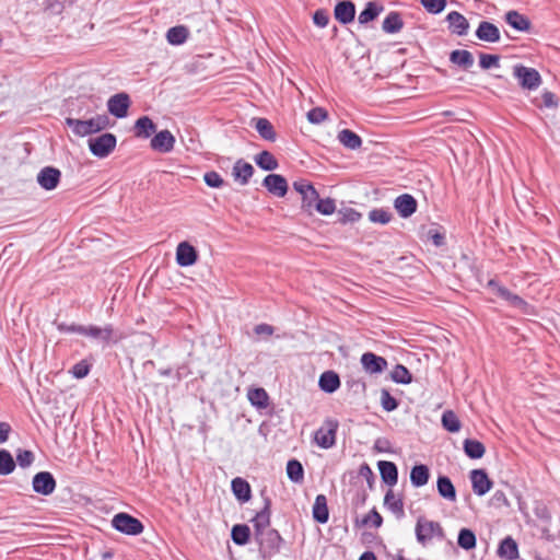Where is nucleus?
Masks as SVG:
<instances>
[{
	"instance_id": "23",
	"label": "nucleus",
	"mask_w": 560,
	"mask_h": 560,
	"mask_svg": "<svg viewBox=\"0 0 560 560\" xmlns=\"http://www.w3.org/2000/svg\"><path fill=\"white\" fill-rule=\"evenodd\" d=\"M446 21L448 23V28L452 33L464 36L467 34L469 28V23L467 19L457 11H452L447 14Z\"/></svg>"
},
{
	"instance_id": "49",
	"label": "nucleus",
	"mask_w": 560,
	"mask_h": 560,
	"mask_svg": "<svg viewBox=\"0 0 560 560\" xmlns=\"http://www.w3.org/2000/svg\"><path fill=\"white\" fill-rule=\"evenodd\" d=\"M393 214L383 208H376L369 212V220L373 223L387 224Z\"/></svg>"
},
{
	"instance_id": "47",
	"label": "nucleus",
	"mask_w": 560,
	"mask_h": 560,
	"mask_svg": "<svg viewBox=\"0 0 560 560\" xmlns=\"http://www.w3.org/2000/svg\"><path fill=\"white\" fill-rule=\"evenodd\" d=\"M15 465L11 453L7 450H0V476H7L13 472Z\"/></svg>"
},
{
	"instance_id": "57",
	"label": "nucleus",
	"mask_w": 560,
	"mask_h": 560,
	"mask_svg": "<svg viewBox=\"0 0 560 560\" xmlns=\"http://www.w3.org/2000/svg\"><path fill=\"white\" fill-rule=\"evenodd\" d=\"M35 459L34 453L28 450H19L16 454V463L20 467H30Z\"/></svg>"
},
{
	"instance_id": "29",
	"label": "nucleus",
	"mask_w": 560,
	"mask_h": 560,
	"mask_svg": "<svg viewBox=\"0 0 560 560\" xmlns=\"http://www.w3.org/2000/svg\"><path fill=\"white\" fill-rule=\"evenodd\" d=\"M436 489L439 494L451 502L456 501V489L452 480L447 476H439L436 480Z\"/></svg>"
},
{
	"instance_id": "12",
	"label": "nucleus",
	"mask_w": 560,
	"mask_h": 560,
	"mask_svg": "<svg viewBox=\"0 0 560 560\" xmlns=\"http://www.w3.org/2000/svg\"><path fill=\"white\" fill-rule=\"evenodd\" d=\"M470 481L475 494L482 497L492 488V480L485 469H474L470 471Z\"/></svg>"
},
{
	"instance_id": "18",
	"label": "nucleus",
	"mask_w": 560,
	"mask_h": 560,
	"mask_svg": "<svg viewBox=\"0 0 560 560\" xmlns=\"http://www.w3.org/2000/svg\"><path fill=\"white\" fill-rule=\"evenodd\" d=\"M262 185L267 190L277 196L284 197L288 192V182L280 174H269L264 178Z\"/></svg>"
},
{
	"instance_id": "41",
	"label": "nucleus",
	"mask_w": 560,
	"mask_h": 560,
	"mask_svg": "<svg viewBox=\"0 0 560 560\" xmlns=\"http://www.w3.org/2000/svg\"><path fill=\"white\" fill-rule=\"evenodd\" d=\"M231 537L234 544L244 546L250 537V529L246 524H236L232 527Z\"/></svg>"
},
{
	"instance_id": "8",
	"label": "nucleus",
	"mask_w": 560,
	"mask_h": 560,
	"mask_svg": "<svg viewBox=\"0 0 560 560\" xmlns=\"http://www.w3.org/2000/svg\"><path fill=\"white\" fill-rule=\"evenodd\" d=\"M56 486V479L49 471H39L35 474L32 480L34 492L45 497L52 494Z\"/></svg>"
},
{
	"instance_id": "4",
	"label": "nucleus",
	"mask_w": 560,
	"mask_h": 560,
	"mask_svg": "<svg viewBox=\"0 0 560 560\" xmlns=\"http://www.w3.org/2000/svg\"><path fill=\"white\" fill-rule=\"evenodd\" d=\"M89 149L91 153L100 159L107 158L116 148L117 138L114 133L106 132L95 138H90Z\"/></svg>"
},
{
	"instance_id": "13",
	"label": "nucleus",
	"mask_w": 560,
	"mask_h": 560,
	"mask_svg": "<svg viewBox=\"0 0 560 560\" xmlns=\"http://www.w3.org/2000/svg\"><path fill=\"white\" fill-rule=\"evenodd\" d=\"M61 178V172L52 166H45L37 174V183L45 190L55 189Z\"/></svg>"
},
{
	"instance_id": "14",
	"label": "nucleus",
	"mask_w": 560,
	"mask_h": 560,
	"mask_svg": "<svg viewBox=\"0 0 560 560\" xmlns=\"http://www.w3.org/2000/svg\"><path fill=\"white\" fill-rule=\"evenodd\" d=\"M175 137L167 129L156 132L150 142L152 150L160 153H170L173 151Z\"/></svg>"
},
{
	"instance_id": "43",
	"label": "nucleus",
	"mask_w": 560,
	"mask_h": 560,
	"mask_svg": "<svg viewBox=\"0 0 560 560\" xmlns=\"http://www.w3.org/2000/svg\"><path fill=\"white\" fill-rule=\"evenodd\" d=\"M288 478L295 483H301L304 479V468L298 459H290L287 464Z\"/></svg>"
},
{
	"instance_id": "33",
	"label": "nucleus",
	"mask_w": 560,
	"mask_h": 560,
	"mask_svg": "<svg viewBox=\"0 0 560 560\" xmlns=\"http://www.w3.org/2000/svg\"><path fill=\"white\" fill-rule=\"evenodd\" d=\"M404 27V21L400 13L389 12L383 21L382 30L387 34H396Z\"/></svg>"
},
{
	"instance_id": "42",
	"label": "nucleus",
	"mask_w": 560,
	"mask_h": 560,
	"mask_svg": "<svg viewBox=\"0 0 560 560\" xmlns=\"http://www.w3.org/2000/svg\"><path fill=\"white\" fill-rule=\"evenodd\" d=\"M255 163L264 171H273L278 167L277 159L269 151H261L255 156Z\"/></svg>"
},
{
	"instance_id": "52",
	"label": "nucleus",
	"mask_w": 560,
	"mask_h": 560,
	"mask_svg": "<svg viewBox=\"0 0 560 560\" xmlns=\"http://www.w3.org/2000/svg\"><path fill=\"white\" fill-rule=\"evenodd\" d=\"M339 219L338 221L342 224L349 223V222H357L361 218V213H359L353 208H343L339 210L338 212Z\"/></svg>"
},
{
	"instance_id": "24",
	"label": "nucleus",
	"mask_w": 560,
	"mask_h": 560,
	"mask_svg": "<svg viewBox=\"0 0 560 560\" xmlns=\"http://www.w3.org/2000/svg\"><path fill=\"white\" fill-rule=\"evenodd\" d=\"M377 467L382 481L389 487H394L398 481V468L396 464L388 460H380Z\"/></svg>"
},
{
	"instance_id": "20",
	"label": "nucleus",
	"mask_w": 560,
	"mask_h": 560,
	"mask_svg": "<svg viewBox=\"0 0 560 560\" xmlns=\"http://www.w3.org/2000/svg\"><path fill=\"white\" fill-rule=\"evenodd\" d=\"M254 172L255 170L250 163L244 161L243 159H238L233 165L232 177L236 183L245 186L249 183Z\"/></svg>"
},
{
	"instance_id": "26",
	"label": "nucleus",
	"mask_w": 560,
	"mask_h": 560,
	"mask_svg": "<svg viewBox=\"0 0 560 560\" xmlns=\"http://www.w3.org/2000/svg\"><path fill=\"white\" fill-rule=\"evenodd\" d=\"M313 518L319 524H325L329 518V511L327 506V499L324 494H318L315 498L312 510Z\"/></svg>"
},
{
	"instance_id": "16",
	"label": "nucleus",
	"mask_w": 560,
	"mask_h": 560,
	"mask_svg": "<svg viewBox=\"0 0 560 560\" xmlns=\"http://www.w3.org/2000/svg\"><path fill=\"white\" fill-rule=\"evenodd\" d=\"M198 259L196 248L188 242H180L176 249V262L180 267L192 266Z\"/></svg>"
},
{
	"instance_id": "44",
	"label": "nucleus",
	"mask_w": 560,
	"mask_h": 560,
	"mask_svg": "<svg viewBox=\"0 0 560 560\" xmlns=\"http://www.w3.org/2000/svg\"><path fill=\"white\" fill-rule=\"evenodd\" d=\"M457 544L464 550H471L476 547V535L469 528H462L458 533Z\"/></svg>"
},
{
	"instance_id": "30",
	"label": "nucleus",
	"mask_w": 560,
	"mask_h": 560,
	"mask_svg": "<svg viewBox=\"0 0 560 560\" xmlns=\"http://www.w3.org/2000/svg\"><path fill=\"white\" fill-rule=\"evenodd\" d=\"M498 555L500 558L515 560L518 558V547L516 541L511 537H505L499 545Z\"/></svg>"
},
{
	"instance_id": "62",
	"label": "nucleus",
	"mask_w": 560,
	"mask_h": 560,
	"mask_svg": "<svg viewBox=\"0 0 560 560\" xmlns=\"http://www.w3.org/2000/svg\"><path fill=\"white\" fill-rule=\"evenodd\" d=\"M369 522H372L373 526L378 528L381 527L382 523H383V517L381 516V514L376 511V509H372L369 514H366L364 516V518L362 520V523L363 524H368Z\"/></svg>"
},
{
	"instance_id": "11",
	"label": "nucleus",
	"mask_w": 560,
	"mask_h": 560,
	"mask_svg": "<svg viewBox=\"0 0 560 560\" xmlns=\"http://www.w3.org/2000/svg\"><path fill=\"white\" fill-rule=\"evenodd\" d=\"M261 495L264 499V506L253 518L255 535L262 534V532L267 530L270 525L271 500L268 495H265V491L261 492Z\"/></svg>"
},
{
	"instance_id": "56",
	"label": "nucleus",
	"mask_w": 560,
	"mask_h": 560,
	"mask_svg": "<svg viewBox=\"0 0 560 560\" xmlns=\"http://www.w3.org/2000/svg\"><path fill=\"white\" fill-rule=\"evenodd\" d=\"M203 180L206 185L211 188H220L224 185V180L221 175L215 171L205 173Z\"/></svg>"
},
{
	"instance_id": "10",
	"label": "nucleus",
	"mask_w": 560,
	"mask_h": 560,
	"mask_svg": "<svg viewBox=\"0 0 560 560\" xmlns=\"http://www.w3.org/2000/svg\"><path fill=\"white\" fill-rule=\"evenodd\" d=\"M130 97L127 93H117L107 101L108 112L116 118H124L128 114Z\"/></svg>"
},
{
	"instance_id": "3",
	"label": "nucleus",
	"mask_w": 560,
	"mask_h": 560,
	"mask_svg": "<svg viewBox=\"0 0 560 560\" xmlns=\"http://www.w3.org/2000/svg\"><path fill=\"white\" fill-rule=\"evenodd\" d=\"M513 77L523 90L528 91L537 90L542 82L540 73L535 68L526 67L522 63L513 66Z\"/></svg>"
},
{
	"instance_id": "6",
	"label": "nucleus",
	"mask_w": 560,
	"mask_h": 560,
	"mask_svg": "<svg viewBox=\"0 0 560 560\" xmlns=\"http://www.w3.org/2000/svg\"><path fill=\"white\" fill-rule=\"evenodd\" d=\"M113 527L126 535L136 536L143 532V524L136 517L127 513H118L112 521Z\"/></svg>"
},
{
	"instance_id": "17",
	"label": "nucleus",
	"mask_w": 560,
	"mask_h": 560,
	"mask_svg": "<svg viewBox=\"0 0 560 560\" xmlns=\"http://www.w3.org/2000/svg\"><path fill=\"white\" fill-rule=\"evenodd\" d=\"M488 287L492 288L500 298L508 301L514 307L525 310L528 306L527 302L524 299H522L517 294L512 293L505 287L500 285L495 280H490L488 282Z\"/></svg>"
},
{
	"instance_id": "32",
	"label": "nucleus",
	"mask_w": 560,
	"mask_h": 560,
	"mask_svg": "<svg viewBox=\"0 0 560 560\" xmlns=\"http://www.w3.org/2000/svg\"><path fill=\"white\" fill-rule=\"evenodd\" d=\"M450 61L465 70H468L474 65V57L469 50L456 49L450 54Z\"/></svg>"
},
{
	"instance_id": "27",
	"label": "nucleus",
	"mask_w": 560,
	"mask_h": 560,
	"mask_svg": "<svg viewBox=\"0 0 560 560\" xmlns=\"http://www.w3.org/2000/svg\"><path fill=\"white\" fill-rule=\"evenodd\" d=\"M505 22L518 32H527L530 28L529 19L515 10L506 12Z\"/></svg>"
},
{
	"instance_id": "19",
	"label": "nucleus",
	"mask_w": 560,
	"mask_h": 560,
	"mask_svg": "<svg viewBox=\"0 0 560 560\" xmlns=\"http://www.w3.org/2000/svg\"><path fill=\"white\" fill-rule=\"evenodd\" d=\"M361 364L365 372L370 374L382 373L387 368L385 358L376 355L373 352H365L361 357Z\"/></svg>"
},
{
	"instance_id": "53",
	"label": "nucleus",
	"mask_w": 560,
	"mask_h": 560,
	"mask_svg": "<svg viewBox=\"0 0 560 560\" xmlns=\"http://www.w3.org/2000/svg\"><path fill=\"white\" fill-rule=\"evenodd\" d=\"M381 405L385 411H394L398 407V401L387 389L381 390Z\"/></svg>"
},
{
	"instance_id": "61",
	"label": "nucleus",
	"mask_w": 560,
	"mask_h": 560,
	"mask_svg": "<svg viewBox=\"0 0 560 560\" xmlns=\"http://www.w3.org/2000/svg\"><path fill=\"white\" fill-rule=\"evenodd\" d=\"M313 22L318 27L327 26V24L329 22V14H328V12L326 10H323V9L316 10L314 15H313Z\"/></svg>"
},
{
	"instance_id": "5",
	"label": "nucleus",
	"mask_w": 560,
	"mask_h": 560,
	"mask_svg": "<svg viewBox=\"0 0 560 560\" xmlns=\"http://www.w3.org/2000/svg\"><path fill=\"white\" fill-rule=\"evenodd\" d=\"M339 428V422L336 419H326L324 425L320 427L314 434L316 444L324 448H331L336 444V434Z\"/></svg>"
},
{
	"instance_id": "28",
	"label": "nucleus",
	"mask_w": 560,
	"mask_h": 560,
	"mask_svg": "<svg viewBox=\"0 0 560 560\" xmlns=\"http://www.w3.org/2000/svg\"><path fill=\"white\" fill-rule=\"evenodd\" d=\"M155 131L156 125L148 116H142L135 122V135L138 138H150Z\"/></svg>"
},
{
	"instance_id": "46",
	"label": "nucleus",
	"mask_w": 560,
	"mask_h": 560,
	"mask_svg": "<svg viewBox=\"0 0 560 560\" xmlns=\"http://www.w3.org/2000/svg\"><path fill=\"white\" fill-rule=\"evenodd\" d=\"M390 378L397 384H410L412 382V375L409 370L402 365L397 364L390 372Z\"/></svg>"
},
{
	"instance_id": "48",
	"label": "nucleus",
	"mask_w": 560,
	"mask_h": 560,
	"mask_svg": "<svg viewBox=\"0 0 560 560\" xmlns=\"http://www.w3.org/2000/svg\"><path fill=\"white\" fill-rule=\"evenodd\" d=\"M319 200V195L317 190L312 185L306 192L302 196V209L307 213H312V210L315 208V203Z\"/></svg>"
},
{
	"instance_id": "9",
	"label": "nucleus",
	"mask_w": 560,
	"mask_h": 560,
	"mask_svg": "<svg viewBox=\"0 0 560 560\" xmlns=\"http://www.w3.org/2000/svg\"><path fill=\"white\" fill-rule=\"evenodd\" d=\"M255 538L260 545V549L268 551L269 555L279 552L283 541L279 532L276 529H267L260 535H255Z\"/></svg>"
},
{
	"instance_id": "59",
	"label": "nucleus",
	"mask_w": 560,
	"mask_h": 560,
	"mask_svg": "<svg viewBox=\"0 0 560 560\" xmlns=\"http://www.w3.org/2000/svg\"><path fill=\"white\" fill-rule=\"evenodd\" d=\"M90 369H91V365L89 363H86L85 360H82L72 366L70 373L73 375V377L80 380V378L85 377L89 374Z\"/></svg>"
},
{
	"instance_id": "58",
	"label": "nucleus",
	"mask_w": 560,
	"mask_h": 560,
	"mask_svg": "<svg viewBox=\"0 0 560 560\" xmlns=\"http://www.w3.org/2000/svg\"><path fill=\"white\" fill-rule=\"evenodd\" d=\"M500 57L498 55H490L481 52L479 55V66L487 70L499 66Z\"/></svg>"
},
{
	"instance_id": "40",
	"label": "nucleus",
	"mask_w": 560,
	"mask_h": 560,
	"mask_svg": "<svg viewBox=\"0 0 560 560\" xmlns=\"http://www.w3.org/2000/svg\"><path fill=\"white\" fill-rule=\"evenodd\" d=\"M188 30L184 25L171 27L166 33V39L172 45H182L188 37Z\"/></svg>"
},
{
	"instance_id": "35",
	"label": "nucleus",
	"mask_w": 560,
	"mask_h": 560,
	"mask_svg": "<svg viewBox=\"0 0 560 560\" xmlns=\"http://www.w3.org/2000/svg\"><path fill=\"white\" fill-rule=\"evenodd\" d=\"M383 10V5L378 4L375 1H370L365 4V8L360 12L358 21L360 24H366L371 21H374Z\"/></svg>"
},
{
	"instance_id": "54",
	"label": "nucleus",
	"mask_w": 560,
	"mask_h": 560,
	"mask_svg": "<svg viewBox=\"0 0 560 560\" xmlns=\"http://www.w3.org/2000/svg\"><path fill=\"white\" fill-rule=\"evenodd\" d=\"M420 2L431 14H439L446 7V0H420Z\"/></svg>"
},
{
	"instance_id": "7",
	"label": "nucleus",
	"mask_w": 560,
	"mask_h": 560,
	"mask_svg": "<svg viewBox=\"0 0 560 560\" xmlns=\"http://www.w3.org/2000/svg\"><path fill=\"white\" fill-rule=\"evenodd\" d=\"M83 336L98 340L105 345L110 342L117 343L120 340V336L117 335L113 325L107 324L104 327L95 325H89L83 327Z\"/></svg>"
},
{
	"instance_id": "31",
	"label": "nucleus",
	"mask_w": 560,
	"mask_h": 560,
	"mask_svg": "<svg viewBox=\"0 0 560 560\" xmlns=\"http://www.w3.org/2000/svg\"><path fill=\"white\" fill-rule=\"evenodd\" d=\"M231 488H232L233 494L241 502H247L252 497V490H250L249 483L241 477H236L232 480Z\"/></svg>"
},
{
	"instance_id": "1",
	"label": "nucleus",
	"mask_w": 560,
	"mask_h": 560,
	"mask_svg": "<svg viewBox=\"0 0 560 560\" xmlns=\"http://www.w3.org/2000/svg\"><path fill=\"white\" fill-rule=\"evenodd\" d=\"M65 122L75 136L85 137L106 129L110 121L109 117L103 114L86 120L67 117Z\"/></svg>"
},
{
	"instance_id": "55",
	"label": "nucleus",
	"mask_w": 560,
	"mask_h": 560,
	"mask_svg": "<svg viewBox=\"0 0 560 560\" xmlns=\"http://www.w3.org/2000/svg\"><path fill=\"white\" fill-rule=\"evenodd\" d=\"M328 117V113L323 107H314L307 113V119L311 124L318 125L326 120Z\"/></svg>"
},
{
	"instance_id": "63",
	"label": "nucleus",
	"mask_w": 560,
	"mask_h": 560,
	"mask_svg": "<svg viewBox=\"0 0 560 560\" xmlns=\"http://www.w3.org/2000/svg\"><path fill=\"white\" fill-rule=\"evenodd\" d=\"M541 104H536L538 107L552 108L558 106L556 95L550 91H545L541 96Z\"/></svg>"
},
{
	"instance_id": "50",
	"label": "nucleus",
	"mask_w": 560,
	"mask_h": 560,
	"mask_svg": "<svg viewBox=\"0 0 560 560\" xmlns=\"http://www.w3.org/2000/svg\"><path fill=\"white\" fill-rule=\"evenodd\" d=\"M248 399L252 405L257 407H266L268 404V395L264 388H255L248 392Z\"/></svg>"
},
{
	"instance_id": "25",
	"label": "nucleus",
	"mask_w": 560,
	"mask_h": 560,
	"mask_svg": "<svg viewBox=\"0 0 560 560\" xmlns=\"http://www.w3.org/2000/svg\"><path fill=\"white\" fill-rule=\"evenodd\" d=\"M340 384L339 375L334 371H325L318 380L319 388L327 394L335 393L340 387Z\"/></svg>"
},
{
	"instance_id": "45",
	"label": "nucleus",
	"mask_w": 560,
	"mask_h": 560,
	"mask_svg": "<svg viewBox=\"0 0 560 560\" xmlns=\"http://www.w3.org/2000/svg\"><path fill=\"white\" fill-rule=\"evenodd\" d=\"M443 428L452 433L460 430V421L453 410H445L442 415Z\"/></svg>"
},
{
	"instance_id": "60",
	"label": "nucleus",
	"mask_w": 560,
	"mask_h": 560,
	"mask_svg": "<svg viewBox=\"0 0 560 560\" xmlns=\"http://www.w3.org/2000/svg\"><path fill=\"white\" fill-rule=\"evenodd\" d=\"M359 475L366 480L369 488L373 489L375 476H374V472L372 471L371 467L366 463H363L360 466Z\"/></svg>"
},
{
	"instance_id": "37",
	"label": "nucleus",
	"mask_w": 560,
	"mask_h": 560,
	"mask_svg": "<svg viewBox=\"0 0 560 560\" xmlns=\"http://www.w3.org/2000/svg\"><path fill=\"white\" fill-rule=\"evenodd\" d=\"M254 121V127L262 139L267 141L276 140L277 133L272 124L267 118H256Z\"/></svg>"
},
{
	"instance_id": "22",
	"label": "nucleus",
	"mask_w": 560,
	"mask_h": 560,
	"mask_svg": "<svg viewBox=\"0 0 560 560\" xmlns=\"http://www.w3.org/2000/svg\"><path fill=\"white\" fill-rule=\"evenodd\" d=\"M475 35L479 40L487 43H498L501 38L498 26L488 21L479 23Z\"/></svg>"
},
{
	"instance_id": "38",
	"label": "nucleus",
	"mask_w": 560,
	"mask_h": 560,
	"mask_svg": "<svg viewBox=\"0 0 560 560\" xmlns=\"http://www.w3.org/2000/svg\"><path fill=\"white\" fill-rule=\"evenodd\" d=\"M463 448L465 454L471 459H479L485 455L486 447L485 445L474 439H466L463 443Z\"/></svg>"
},
{
	"instance_id": "2",
	"label": "nucleus",
	"mask_w": 560,
	"mask_h": 560,
	"mask_svg": "<svg viewBox=\"0 0 560 560\" xmlns=\"http://www.w3.org/2000/svg\"><path fill=\"white\" fill-rule=\"evenodd\" d=\"M417 541L425 547L433 538L443 540L445 538V532L439 522L427 520L424 516H420L417 520L415 527Z\"/></svg>"
},
{
	"instance_id": "39",
	"label": "nucleus",
	"mask_w": 560,
	"mask_h": 560,
	"mask_svg": "<svg viewBox=\"0 0 560 560\" xmlns=\"http://www.w3.org/2000/svg\"><path fill=\"white\" fill-rule=\"evenodd\" d=\"M384 504L398 518L404 517V502L401 498H397L393 490H388L384 497Z\"/></svg>"
},
{
	"instance_id": "64",
	"label": "nucleus",
	"mask_w": 560,
	"mask_h": 560,
	"mask_svg": "<svg viewBox=\"0 0 560 560\" xmlns=\"http://www.w3.org/2000/svg\"><path fill=\"white\" fill-rule=\"evenodd\" d=\"M83 327H84L83 325H75V324L68 325L66 323H60L57 325V329L60 332H66V334L75 332V334L83 335Z\"/></svg>"
},
{
	"instance_id": "51",
	"label": "nucleus",
	"mask_w": 560,
	"mask_h": 560,
	"mask_svg": "<svg viewBox=\"0 0 560 560\" xmlns=\"http://www.w3.org/2000/svg\"><path fill=\"white\" fill-rule=\"evenodd\" d=\"M314 209H316V211L323 215H330L336 210V203H335V200L331 198L319 199L315 203Z\"/></svg>"
},
{
	"instance_id": "34",
	"label": "nucleus",
	"mask_w": 560,
	"mask_h": 560,
	"mask_svg": "<svg viewBox=\"0 0 560 560\" xmlns=\"http://www.w3.org/2000/svg\"><path fill=\"white\" fill-rule=\"evenodd\" d=\"M430 478V470L427 465H415L410 471L411 485L416 488L422 487L428 483Z\"/></svg>"
},
{
	"instance_id": "36",
	"label": "nucleus",
	"mask_w": 560,
	"mask_h": 560,
	"mask_svg": "<svg viewBox=\"0 0 560 560\" xmlns=\"http://www.w3.org/2000/svg\"><path fill=\"white\" fill-rule=\"evenodd\" d=\"M339 142L350 150H357L362 145V139L350 129H342L338 133Z\"/></svg>"
},
{
	"instance_id": "15",
	"label": "nucleus",
	"mask_w": 560,
	"mask_h": 560,
	"mask_svg": "<svg viewBox=\"0 0 560 560\" xmlns=\"http://www.w3.org/2000/svg\"><path fill=\"white\" fill-rule=\"evenodd\" d=\"M394 208L401 218L407 219L417 211L418 202L410 194H402L395 198Z\"/></svg>"
},
{
	"instance_id": "21",
	"label": "nucleus",
	"mask_w": 560,
	"mask_h": 560,
	"mask_svg": "<svg viewBox=\"0 0 560 560\" xmlns=\"http://www.w3.org/2000/svg\"><path fill=\"white\" fill-rule=\"evenodd\" d=\"M335 19L341 24H349L354 20L355 5L350 0L337 2L334 9Z\"/></svg>"
}]
</instances>
